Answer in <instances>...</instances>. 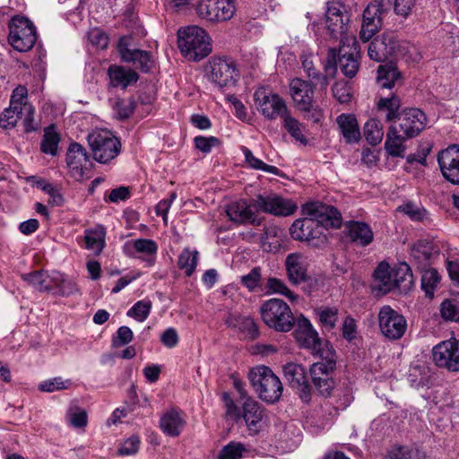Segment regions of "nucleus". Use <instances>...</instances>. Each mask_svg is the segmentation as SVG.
I'll return each instance as SVG.
<instances>
[{
    "mask_svg": "<svg viewBox=\"0 0 459 459\" xmlns=\"http://www.w3.org/2000/svg\"><path fill=\"white\" fill-rule=\"evenodd\" d=\"M283 374L291 387L300 386L306 383V371L299 364L287 363L283 366Z\"/></svg>",
    "mask_w": 459,
    "mask_h": 459,
    "instance_id": "42",
    "label": "nucleus"
},
{
    "mask_svg": "<svg viewBox=\"0 0 459 459\" xmlns=\"http://www.w3.org/2000/svg\"><path fill=\"white\" fill-rule=\"evenodd\" d=\"M336 123L346 143H353L359 141L360 131L354 115L341 114L337 117Z\"/></svg>",
    "mask_w": 459,
    "mask_h": 459,
    "instance_id": "28",
    "label": "nucleus"
},
{
    "mask_svg": "<svg viewBox=\"0 0 459 459\" xmlns=\"http://www.w3.org/2000/svg\"><path fill=\"white\" fill-rule=\"evenodd\" d=\"M88 161L89 155L86 149L78 143H72L66 152V164L71 177L75 180L82 179Z\"/></svg>",
    "mask_w": 459,
    "mask_h": 459,
    "instance_id": "23",
    "label": "nucleus"
},
{
    "mask_svg": "<svg viewBox=\"0 0 459 459\" xmlns=\"http://www.w3.org/2000/svg\"><path fill=\"white\" fill-rule=\"evenodd\" d=\"M22 116V106H10L0 115V127L3 129H11L14 127Z\"/></svg>",
    "mask_w": 459,
    "mask_h": 459,
    "instance_id": "48",
    "label": "nucleus"
},
{
    "mask_svg": "<svg viewBox=\"0 0 459 459\" xmlns=\"http://www.w3.org/2000/svg\"><path fill=\"white\" fill-rule=\"evenodd\" d=\"M433 360L436 365L450 371L459 370V340L441 342L433 348Z\"/></svg>",
    "mask_w": 459,
    "mask_h": 459,
    "instance_id": "17",
    "label": "nucleus"
},
{
    "mask_svg": "<svg viewBox=\"0 0 459 459\" xmlns=\"http://www.w3.org/2000/svg\"><path fill=\"white\" fill-rule=\"evenodd\" d=\"M286 274L292 285H299L309 280L307 262L305 255L299 252L289 254L284 262Z\"/></svg>",
    "mask_w": 459,
    "mask_h": 459,
    "instance_id": "22",
    "label": "nucleus"
},
{
    "mask_svg": "<svg viewBox=\"0 0 459 459\" xmlns=\"http://www.w3.org/2000/svg\"><path fill=\"white\" fill-rule=\"evenodd\" d=\"M254 101L259 113L268 120L282 118L288 112L285 100L277 93L267 91L264 87L254 92Z\"/></svg>",
    "mask_w": 459,
    "mask_h": 459,
    "instance_id": "11",
    "label": "nucleus"
},
{
    "mask_svg": "<svg viewBox=\"0 0 459 459\" xmlns=\"http://www.w3.org/2000/svg\"><path fill=\"white\" fill-rule=\"evenodd\" d=\"M199 253L196 250L191 251L185 248L178 256V265L179 269L184 270L187 276H191L195 272Z\"/></svg>",
    "mask_w": 459,
    "mask_h": 459,
    "instance_id": "46",
    "label": "nucleus"
},
{
    "mask_svg": "<svg viewBox=\"0 0 459 459\" xmlns=\"http://www.w3.org/2000/svg\"><path fill=\"white\" fill-rule=\"evenodd\" d=\"M208 80L219 88L230 87L235 84L238 73L235 63L226 57H212L204 66Z\"/></svg>",
    "mask_w": 459,
    "mask_h": 459,
    "instance_id": "8",
    "label": "nucleus"
},
{
    "mask_svg": "<svg viewBox=\"0 0 459 459\" xmlns=\"http://www.w3.org/2000/svg\"><path fill=\"white\" fill-rule=\"evenodd\" d=\"M378 325L382 334L389 340L402 338L407 328L404 316L387 305L378 312Z\"/></svg>",
    "mask_w": 459,
    "mask_h": 459,
    "instance_id": "14",
    "label": "nucleus"
},
{
    "mask_svg": "<svg viewBox=\"0 0 459 459\" xmlns=\"http://www.w3.org/2000/svg\"><path fill=\"white\" fill-rule=\"evenodd\" d=\"M60 142V136L56 133L54 126H49L45 129L43 139L40 143V150L43 153L56 156Z\"/></svg>",
    "mask_w": 459,
    "mask_h": 459,
    "instance_id": "43",
    "label": "nucleus"
},
{
    "mask_svg": "<svg viewBox=\"0 0 459 459\" xmlns=\"http://www.w3.org/2000/svg\"><path fill=\"white\" fill-rule=\"evenodd\" d=\"M106 230L101 225L84 231L85 247L93 255H99L105 247Z\"/></svg>",
    "mask_w": 459,
    "mask_h": 459,
    "instance_id": "31",
    "label": "nucleus"
},
{
    "mask_svg": "<svg viewBox=\"0 0 459 459\" xmlns=\"http://www.w3.org/2000/svg\"><path fill=\"white\" fill-rule=\"evenodd\" d=\"M178 37L181 54L190 61H200L212 52L209 35L198 26H188L178 30Z\"/></svg>",
    "mask_w": 459,
    "mask_h": 459,
    "instance_id": "3",
    "label": "nucleus"
},
{
    "mask_svg": "<svg viewBox=\"0 0 459 459\" xmlns=\"http://www.w3.org/2000/svg\"><path fill=\"white\" fill-rule=\"evenodd\" d=\"M302 213L310 216L316 221L321 230L325 228H340L342 225L341 213L331 205L320 203L307 204L302 207Z\"/></svg>",
    "mask_w": 459,
    "mask_h": 459,
    "instance_id": "16",
    "label": "nucleus"
},
{
    "mask_svg": "<svg viewBox=\"0 0 459 459\" xmlns=\"http://www.w3.org/2000/svg\"><path fill=\"white\" fill-rule=\"evenodd\" d=\"M297 205L290 200L284 199L275 194L259 195L248 204L245 200L231 203L226 213L230 220L238 224L250 223L260 225L261 219L255 212H263L276 216H289L295 212Z\"/></svg>",
    "mask_w": 459,
    "mask_h": 459,
    "instance_id": "1",
    "label": "nucleus"
},
{
    "mask_svg": "<svg viewBox=\"0 0 459 459\" xmlns=\"http://www.w3.org/2000/svg\"><path fill=\"white\" fill-rule=\"evenodd\" d=\"M290 234L295 240L307 241L315 247H323L327 242L326 235L310 216L296 220L290 228Z\"/></svg>",
    "mask_w": 459,
    "mask_h": 459,
    "instance_id": "12",
    "label": "nucleus"
},
{
    "mask_svg": "<svg viewBox=\"0 0 459 459\" xmlns=\"http://www.w3.org/2000/svg\"><path fill=\"white\" fill-rule=\"evenodd\" d=\"M421 271V289L425 295L433 299L437 287L440 281L438 272L434 268H424Z\"/></svg>",
    "mask_w": 459,
    "mask_h": 459,
    "instance_id": "40",
    "label": "nucleus"
},
{
    "mask_svg": "<svg viewBox=\"0 0 459 459\" xmlns=\"http://www.w3.org/2000/svg\"><path fill=\"white\" fill-rule=\"evenodd\" d=\"M135 108V103L133 99L121 100L116 103L115 109L117 116L122 118L129 117Z\"/></svg>",
    "mask_w": 459,
    "mask_h": 459,
    "instance_id": "62",
    "label": "nucleus"
},
{
    "mask_svg": "<svg viewBox=\"0 0 459 459\" xmlns=\"http://www.w3.org/2000/svg\"><path fill=\"white\" fill-rule=\"evenodd\" d=\"M140 438L138 436H132L127 438L118 449V453L122 455H132L138 452L140 446Z\"/></svg>",
    "mask_w": 459,
    "mask_h": 459,
    "instance_id": "64",
    "label": "nucleus"
},
{
    "mask_svg": "<svg viewBox=\"0 0 459 459\" xmlns=\"http://www.w3.org/2000/svg\"><path fill=\"white\" fill-rule=\"evenodd\" d=\"M325 24L329 35L340 43L346 42L350 27V13L347 6L340 1L328 2L325 12Z\"/></svg>",
    "mask_w": 459,
    "mask_h": 459,
    "instance_id": "9",
    "label": "nucleus"
},
{
    "mask_svg": "<svg viewBox=\"0 0 459 459\" xmlns=\"http://www.w3.org/2000/svg\"><path fill=\"white\" fill-rule=\"evenodd\" d=\"M37 40L36 28L25 17L14 16L9 23L8 41L19 52L30 50Z\"/></svg>",
    "mask_w": 459,
    "mask_h": 459,
    "instance_id": "7",
    "label": "nucleus"
},
{
    "mask_svg": "<svg viewBox=\"0 0 459 459\" xmlns=\"http://www.w3.org/2000/svg\"><path fill=\"white\" fill-rule=\"evenodd\" d=\"M318 317L325 327L333 329L337 321V309L329 307L322 309L318 312Z\"/></svg>",
    "mask_w": 459,
    "mask_h": 459,
    "instance_id": "63",
    "label": "nucleus"
},
{
    "mask_svg": "<svg viewBox=\"0 0 459 459\" xmlns=\"http://www.w3.org/2000/svg\"><path fill=\"white\" fill-rule=\"evenodd\" d=\"M259 313L264 324L278 333H288L296 325L290 306L278 298L264 300L260 306Z\"/></svg>",
    "mask_w": 459,
    "mask_h": 459,
    "instance_id": "4",
    "label": "nucleus"
},
{
    "mask_svg": "<svg viewBox=\"0 0 459 459\" xmlns=\"http://www.w3.org/2000/svg\"><path fill=\"white\" fill-rule=\"evenodd\" d=\"M313 384L319 394L325 397L330 396L335 387V382L333 378L323 379L316 377Z\"/></svg>",
    "mask_w": 459,
    "mask_h": 459,
    "instance_id": "60",
    "label": "nucleus"
},
{
    "mask_svg": "<svg viewBox=\"0 0 459 459\" xmlns=\"http://www.w3.org/2000/svg\"><path fill=\"white\" fill-rule=\"evenodd\" d=\"M345 226L352 242L366 247L373 241V231L367 223L350 221Z\"/></svg>",
    "mask_w": 459,
    "mask_h": 459,
    "instance_id": "29",
    "label": "nucleus"
},
{
    "mask_svg": "<svg viewBox=\"0 0 459 459\" xmlns=\"http://www.w3.org/2000/svg\"><path fill=\"white\" fill-rule=\"evenodd\" d=\"M71 385L70 380H64L62 377H57L47 379L39 385V389L41 392L52 393L56 391L65 390Z\"/></svg>",
    "mask_w": 459,
    "mask_h": 459,
    "instance_id": "53",
    "label": "nucleus"
},
{
    "mask_svg": "<svg viewBox=\"0 0 459 459\" xmlns=\"http://www.w3.org/2000/svg\"><path fill=\"white\" fill-rule=\"evenodd\" d=\"M440 316L446 321H459V301L457 299H445L440 305Z\"/></svg>",
    "mask_w": 459,
    "mask_h": 459,
    "instance_id": "50",
    "label": "nucleus"
},
{
    "mask_svg": "<svg viewBox=\"0 0 459 459\" xmlns=\"http://www.w3.org/2000/svg\"><path fill=\"white\" fill-rule=\"evenodd\" d=\"M394 290H406L413 283L411 269L406 263L399 264L393 269Z\"/></svg>",
    "mask_w": 459,
    "mask_h": 459,
    "instance_id": "38",
    "label": "nucleus"
},
{
    "mask_svg": "<svg viewBox=\"0 0 459 459\" xmlns=\"http://www.w3.org/2000/svg\"><path fill=\"white\" fill-rule=\"evenodd\" d=\"M108 75L114 86H121L123 88L135 83L139 79V75L135 71L119 65H111L108 68Z\"/></svg>",
    "mask_w": 459,
    "mask_h": 459,
    "instance_id": "32",
    "label": "nucleus"
},
{
    "mask_svg": "<svg viewBox=\"0 0 459 459\" xmlns=\"http://www.w3.org/2000/svg\"><path fill=\"white\" fill-rule=\"evenodd\" d=\"M295 337L300 345L313 351H319L321 347V340L317 332L314 329L310 321L304 316H300L297 319V329Z\"/></svg>",
    "mask_w": 459,
    "mask_h": 459,
    "instance_id": "24",
    "label": "nucleus"
},
{
    "mask_svg": "<svg viewBox=\"0 0 459 459\" xmlns=\"http://www.w3.org/2000/svg\"><path fill=\"white\" fill-rule=\"evenodd\" d=\"M225 323L229 327L238 329L247 339L255 340L259 336L258 325L249 316L230 313Z\"/></svg>",
    "mask_w": 459,
    "mask_h": 459,
    "instance_id": "26",
    "label": "nucleus"
},
{
    "mask_svg": "<svg viewBox=\"0 0 459 459\" xmlns=\"http://www.w3.org/2000/svg\"><path fill=\"white\" fill-rule=\"evenodd\" d=\"M283 230L275 226L270 225L264 229L261 237V247L265 252H276L281 245Z\"/></svg>",
    "mask_w": 459,
    "mask_h": 459,
    "instance_id": "34",
    "label": "nucleus"
},
{
    "mask_svg": "<svg viewBox=\"0 0 459 459\" xmlns=\"http://www.w3.org/2000/svg\"><path fill=\"white\" fill-rule=\"evenodd\" d=\"M117 49L124 62L131 63L143 73L149 72L153 65L151 54L137 48L131 37H122L118 41Z\"/></svg>",
    "mask_w": 459,
    "mask_h": 459,
    "instance_id": "15",
    "label": "nucleus"
},
{
    "mask_svg": "<svg viewBox=\"0 0 459 459\" xmlns=\"http://www.w3.org/2000/svg\"><path fill=\"white\" fill-rule=\"evenodd\" d=\"M290 94L297 108L302 112H313L314 120H320L321 114L314 106V87L309 82L292 79L290 82Z\"/></svg>",
    "mask_w": 459,
    "mask_h": 459,
    "instance_id": "13",
    "label": "nucleus"
},
{
    "mask_svg": "<svg viewBox=\"0 0 459 459\" xmlns=\"http://www.w3.org/2000/svg\"><path fill=\"white\" fill-rule=\"evenodd\" d=\"M401 78V73L392 64L379 65L377 69V82L383 89H391L397 80Z\"/></svg>",
    "mask_w": 459,
    "mask_h": 459,
    "instance_id": "39",
    "label": "nucleus"
},
{
    "mask_svg": "<svg viewBox=\"0 0 459 459\" xmlns=\"http://www.w3.org/2000/svg\"><path fill=\"white\" fill-rule=\"evenodd\" d=\"M377 109L385 113V120L391 122L398 118L401 108V100L396 94H391L387 97H380L377 101Z\"/></svg>",
    "mask_w": 459,
    "mask_h": 459,
    "instance_id": "37",
    "label": "nucleus"
},
{
    "mask_svg": "<svg viewBox=\"0 0 459 459\" xmlns=\"http://www.w3.org/2000/svg\"><path fill=\"white\" fill-rule=\"evenodd\" d=\"M55 289L58 290L61 296H71L79 290L76 283L73 280L65 278L62 273H60V280L55 284Z\"/></svg>",
    "mask_w": 459,
    "mask_h": 459,
    "instance_id": "58",
    "label": "nucleus"
},
{
    "mask_svg": "<svg viewBox=\"0 0 459 459\" xmlns=\"http://www.w3.org/2000/svg\"><path fill=\"white\" fill-rule=\"evenodd\" d=\"M216 13L212 17H216L215 22L230 21L236 13L235 0H214Z\"/></svg>",
    "mask_w": 459,
    "mask_h": 459,
    "instance_id": "47",
    "label": "nucleus"
},
{
    "mask_svg": "<svg viewBox=\"0 0 459 459\" xmlns=\"http://www.w3.org/2000/svg\"><path fill=\"white\" fill-rule=\"evenodd\" d=\"M336 368V359L334 352L328 351L325 355H321V360L315 362L311 365L309 372L312 377V381H315V377H320L323 379L333 378L331 374Z\"/></svg>",
    "mask_w": 459,
    "mask_h": 459,
    "instance_id": "30",
    "label": "nucleus"
},
{
    "mask_svg": "<svg viewBox=\"0 0 459 459\" xmlns=\"http://www.w3.org/2000/svg\"><path fill=\"white\" fill-rule=\"evenodd\" d=\"M437 162L444 178L459 185V145L453 144L440 151Z\"/></svg>",
    "mask_w": 459,
    "mask_h": 459,
    "instance_id": "19",
    "label": "nucleus"
},
{
    "mask_svg": "<svg viewBox=\"0 0 459 459\" xmlns=\"http://www.w3.org/2000/svg\"><path fill=\"white\" fill-rule=\"evenodd\" d=\"M22 278L39 291H50L55 290V284L60 280V273L35 271L22 274Z\"/></svg>",
    "mask_w": 459,
    "mask_h": 459,
    "instance_id": "27",
    "label": "nucleus"
},
{
    "mask_svg": "<svg viewBox=\"0 0 459 459\" xmlns=\"http://www.w3.org/2000/svg\"><path fill=\"white\" fill-rule=\"evenodd\" d=\"M243 153L245 155L246 161L249 164V166L255 169H260L273 175H279L280 169L272 165L265 164L260 159L255 158L252 152L247 147H243Z\"/></svg>",
    "mask_w": 459,
    "mask_h": 459,
    "instance_id": "51",
    "label": "nucleus"
},
{
    "mask_svg": "<svg viewBox=\"0 0 459 459\" xmlns=\"http://www.w3.org/2000/svg\"><path fill=\"white\" fill-rule=\"evenodd\" d=\"M265 288L269 293L281 295L292 303L297 302L299 299L298 294L289 289L284 281L276 277L268 278Z\"/></svg>",
    "mask_w": 459,
    "mask_h": 459,
    "instance_id": "41",
    "label": "nucleus"
},
{
    "mask_svg": "<svg viewBox=\"0 0 459 459\" xmlns=\"http://www.w3.org/2000/svg\"><path fill=\"white\" fill-rule=\"evenodd\" d=\"M220 144V140L214 136H196L195 138V148L204 153H209L212 147Z\"/></svg>",
    "mask_w": 459,
    "mask_h": 459,
    "instance_id": "61",
    "label": "nucleus"
},
{
    "mask_svg": "<svg viewBox=\"0 0 459 459\" xmlns=\"http://www.w3.org/2000/svg\"><path fill=\"white\" fill-rule=\"evenodd\" d=\"M152 302L149 300H141L136 302L128 311L127 316L135 318L136 320L144 321L151 311Z\"/></svg>",
    "mask_w": 459,
    "mask_h": 459,
    "instance_id": "54",
    "label": "nucleus"
},
{
    "mask_svg": "<svg viewBox=\"0 0 459 459\" xmlns=\"http://www.w3.org/2000/svg\"><path fill=\"white\" fill-rule=\"evenodd\" d=\"M249 380L263 401L274 403L280 400L283 389L282 384L270 368L258 366L252 368L249 372Z\"/></svg>",
    "mask_w": 459,
    "mask_h": 459,
    "instance_id": "5",
    "label": "nucleus"
},
{
    "mask_svg": "<svg viewBox=\"0 0 459 459\" xmlns=\"http://www.w3.org/2000/svg\"><path fill=\"white\" fill-rule=\"evenodd\" d=\"M246 452L247 449L244 444L231 441L221 448L218 459H240Z\"/></svg>",
    "mask_w": 459,
    "mask_h": 459,
    "instance_id": "49",
    "label": "nucleus"
},
{
    "mask_svg": "<svg viewBox=\"0 0 459 459\" xmlns=\"http://www.w3.org/2000/svg\"><path fill=\"white\" fill-rule=\"evenodd\" d=\"M376 289L382 293H388L394 290L393 269L385 262H381L374 272Z\"/></svg>",
    "mask_w": 459,
    "mask_h": 459,
    "instance_id": "35",
    "label": "nucleus"
},
{
    "mask_svg": "<svg viewBox=\"0 0 459 459\" xmlns=\"http://www.w3.org/2000/svg\"><path fill=\"white\" fill-rule=\"evenodd\" d=\"M281 119L283 121V127L296 141L302 144L307 143V139L303 134L304 126L293 117L290 111Z\"/></svg>",
    "mask_w": 459,
    "mask_h": 459,
    "instance_id": "44",
    "label": "nucleus"
},
{
    "mask_svg": "<svg viewBox=\"0 0 459 459\" xmlns=\"http://www.w3.org/2000/svg\"><path fill=\"white\" fill-rule=\"evenodd\" d=\"M399 123L392 125L386 133L385 149L392 157H403L404 143L417 136L426 126L427 117L419 108H405L399 117Z\"/></svg>",
    "mask_w": 459,
    "mask_h": 459,
    "instance_id": "2",
    "label": "nucleus"
},
{
    "mask_svg": "<svg viewBox=\"0 0 459 459\" xmlns=\"http://www.w3.org/2000/svg\"><path fill=\"white\" fill-rule=\"evenodd\" d=\"M184 416V412L178 408L166 411L160 419L161 431L169 437H178L186 424Z\"/></svg>",
    "mask_w": 459,
    "mask_h": 459,
    "instance_id": "25",
    "label": "nucleus"
},
{
    "mask_svg": "<svg viewBox=\"0 0 459 459\" xmlns=\"http://www.w3.org/2000/svg\"><path fill=\"white\" fill-rule=\"evenodd\" d=\"M337 68L335 64L328 62L325 65V74H321L319 72L316 74V77H312L311 80L315 82L316 85H319L321 91H325L330 80L334 77Z\"/></svg>",
    "mask_w": 459,
    "mask_h": 459,
    "instance_id": "52",
    "label": "nucleus"
},
{
    "mask_svg": "<svg viewBox=\"0 0 459 459\" xmlns=\"http://www.w3.org/2000/svg\"><path fill=\"white\" fill-rule=\"evenodd\" d=\"M261 276L260 267H254L247 274L241 276L240 282L249 291H254L260 285Z\"/></svg>",
    "mask_w": 459,
    "mask_h": 459,
    "instance_id": "55",
    "label": "nucleus"
},
{
    "mask_svg": "<svg viewBox=\"0 0 459 459\" xmlns=\"http://www.w3.org/2000/svg\"><path fill=\"white\" fill-rule=\"evenodd\" d=\"M393 0H381L369 4L363 12L359 38L369 41L383 26L385 13L390 9Z\"/></svg>",
    "mask_w": 459,
    "mask_h": 459,
    "instance_id": "10",
    "label": "nucleus"
},
{
    "mask_svg": "<svg viewBox=\"0 0 459 459\" xmlns=\"http://www.w3.org/2000/svg\"><path fill=\"white\" fill-rule=\"evenodd\" d=\"M433 255V247L429 242L420 241L412 247L411 251L412 263H414L420 270L429 267Z\"/></svg>",
    "mask_w": 459,
    "mask_h": 459,
    "instance_id": "33",
    "label": "nucleus"
},
{
    "mask_svg": "<svg viewBox=\"0 0 459 459\" xmlns=\"http://www.w3.org/2000/svg\"><path fill=\"white\" fill-rule=\"evenodd\" d=\"M398 211L403 212L413 221H421L426 216V210L412 203H407L399 206Z\"/></svg>",
    "mask_w": 459,
    "mask_h": 459,
    "instance_id": "57",
    "label": "nucleus"
},
{
    "mask_svg": "<svg viewBox=\"0 0 459 459\" xmlns=\"http://www.w3.org/2000/svg\"><path fill=\"white\" fill-rule=\"evenodd\" d=\"M133 337V332L128 326H120L117 331V335L112 339V346L115 348L125 346L132 342Z\"/></svg>",
    "mask_w": 459,
    "mask_h": 459,
    "instance_id": "59",
    "label": "nucleus"
},
{
    "mask_svg": "<svg viewBox=\"0 0 459 459\" xmlns=\"http://www.w3.org/2000/svg\"><path fill=\"white\" fill-rule=\"evenodd\" d=\"M359 52L355 38H346V42L341 43L338 50V62L341 71L347 77L356 75L359 67Z\"/></svg>",
    "mask_w": 459,
    "mask_h": 459,
    "instance_id": "18",
    "label": "nucleus"
},
{
    "mask_svg": "<svg viewBox=\"0 0 459 459\" xmlns=\"http://www.w3.org/2000/svg\"><path fill=\"white\" fill-rule=\"evenodd\" d=\"M127 247H132L138 254L144 255L143 260L149 265H152L155 261V255L158 251V246L155 241L147 238H138L126 244Z\"/></svg>",
    "mask_w": 459,
    "mask_h": 459,
    "instance_id": "36",
    "label": "nucleus"
},
{
    "mask_svg": "<svg viewBox=\"0 0 459 459\" xmlns=\"http://www.w3.org/2000/svg\"><path fill=\"white\" fill-rule=\"evenodd\" d=\"M241 418L245 420L249 433L251 435H256L264 427L266 414L264 409L257 401L247 397L242 404L240 419Z\"/></svg>",
    "mask_w": 459,
    "mask_h": 459,
    "instance_id": "20",
    "label": "nucleus"
},
{
    "mask_svg": "<svg viewBox=\"0 0 459 459\" xmlns=\"http://www.w3.org/2000/svg\"><path fill=\"white\" fill-rule=\"evenodd\" d=\"M364 134L369 144L377 145L380 143L384 137L382 123L375 118L368 120L364 126Z\"/></svg>",
    "mask_w": 459,
    "mask_h": 459,
    "instance_id": "45",
    "label": "nucleus"
},
{
    "mask_svg": "<svg viewBox=\"0 0 459 459\" xmlns=\"http://www.w3.org/2000/svg\"><path fill=\"white\" fill-rule=\"evenodd\" d=\"M88 143L93 159L102 164L115 160L121 152V143L109 131L96 130L88 135Z\"/></svg>",
    "mask_w": 459,
    "mask_h": 459,
    "instance_id": "6",
    "label": "nucleus"
},
{
    "mask_svg": "<svg viewBox=\"0 0 459 459\" xmlns=\"http://www.w3.org/2000/svg\"><path fill=\"white\" fill-rule=\"evenodd\" d=\"M398 48V42L389 33H383L375 38L368 47L369 58L376 62H384L389 56H394Z\"/></svg>",
    "mask_w": 459,
    "mask_h": 459,
    "instance_id": "21",
    "label": "nucleus"
},
{
    "mask_svg": "<svg viewBox=\"0 0 459 459\" xmlns=\"http://www.w3.org/2000/svg\"><path fill=\"white\" fill-rule=\"evenodd\" d=\"M197 14L208 21L215 22L216 17H212V14L216 13L215 1L214 0H202L196 5Z\"/></svg>",
    "mask_w": 459,
    "mask_h": 459,
    "instance_id": "56",
    "label": "nucleus"
}]
</instances>
